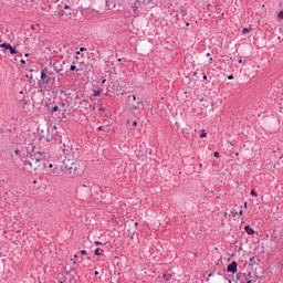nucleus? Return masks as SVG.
<instances>
[{"instance_id":"55","label":"nucleus","mask_w":283,"mask_h":283,"mask_svg":"<svg viewBox=\"0 0 283 283\" xmlns=\"http://www.w3.org/2000/svg\"><path fill=\"white\" fill-rule=\"evenodd\" d=\"M229 283H232L231 281H229Z\"/></svg>"},{"instance_id":"14","label":"nucleus","mask_w":283,"mask_h":283,"mask_svg":"<svg viewBox=\"0 0 283 283\" xmlns=\"http://www.w3.org/2000/svg\"><path fill=\"white\" fill-rule=\"evenodd\" d=\"M133 10H134L135 13L138 12V3H137V2H135V3L133 4Z\"/></svg>"},{"instance_id":"9","label":"nucleus","mask_w":283,"mask_h":283,"mask_svg":"<svg viewBox=\"0 0 283 283\" xmlns=\"http://www.w3.org/2000/svg\"><path fill=\"white\" fill-rule=\"evenodd\" d=\"M140 105H143V99H139L138 102H135L134 104H132L130 109L133 112H139Z\"/></svg>"},{"instance_id":"54","label":"nucleus","mask_w":283,"mask_h":283,"mask_svg":"<svg viewBox=\"0 0 283 283\" xmlns=\"http://www.w3.org/2000/svg\"><path fill=\"white\" fill-rule=\"evenodd\" d=\"M1 41H2V40L0 39V43H1Z\"/></svg>"},{"instance_id":"12","label":"nucleus","mask_w":283,"mask_h":283,"mask_svg":"<svg viewBox=\"0 0 283 283\" xmlns=\"http://www.w3.org/2000/svg\"><path fill=\"white\" fill-rule=\"evenodd\" d=\"M163 280H165V282H167V283H171V282H169L171 280V274H164Z\"/></svg>"},{"instance_id":"20","label":"nucleus","mask_w":283,"mask_h":283,"mask_svg":"<svg viewBox=\"0 0 283 283\" xmlns=\"http://www.w3.org/2000/svg\"><path fill=\"white\" fill-rule=\"evenodd\" d=\"M250 195L254 196V198H258V192H255V190H251Z\"/></svg>"},{"instance_id":"27","label":"nucleus","mask_w":283,"mask_h":283,"mask_svg":"<svg viewBox=\"0 0 283 283\" xmlns=\"http://www.w3.org/2000/svg\"><path fill=\"white\" fill-rule=\"evenodd\" d=\"M279 19H283V11L277 14Z\"/></svg>"},{"instance_id":"10","label":"nucleus","mask_w":283,"mask_h":283,"mask_svg":"<svg viewBox=\"0 0 283 283\" xmlns=\"http://www.w3.org/2000/svg\"><path fill=\"white\" fill-rule=\"evenodd\" d=\"M244 231H245V233H248V235H254L255 234V230H253V228H251V226H245Z\"/></svg>"},{"instance_id":"43","label":"nucleus","mask_w":283,"mask_h":283,"mask_svg":"<svg viewBox=\"0 0 283 283\" xmlns=\"http://www.w3.org/2000/svg\"><path fill=\"white\" fill-rule=\"evenodd\" d=\"M238 63H242V59H239V60H238Z\"/></svg>"},{"instance_id":"23","label":"nucleus","mask_w":283,"mask_h":283,"mask_svg":"<svg viewBox=\"0 0 283 283\" xmlns=\"http://www.w3.org/2000/svg\"><path fill=\"white\" fill-rule=\"evenodd\" d=\"M94 244H95V247H102L103 243L99 241H95Z\"/></svg>"},{"instance_id":"16","label":"nucleus","mask_w":283,"mask_h":283,"mask_svg":"<svg viewBox=\"0 0 283 283\" xmlns=\"http://www.w3.org/2000/svg\"><path fill=\"white\" fill-rule=\"evenodd\" d=\"M94 255H97V256L102 255L101 249L96 248L95 251H94Z\"/></svg>"},{"instance_id":"50","label":"nucleus","mask_w":283,"mask_h":283,"mask_svg":"<svg viewBox=\"0 0 283 283\" xmlns=\"http://www.w3.org/2000/svg\"><path fill=\"white\" fill-rule=\"evenodd\" d=\"M74 258H78V254H75Z\"/></svg>"},{"instance_id":"42","label":"nucleus","mask_w":283,"mask_h":283,"mask_svg":"<svg viewBox=\"0 0 283 283\" xmlns=\"http://www.w3.org/2000/svg\"><path fill=\"white\" fill-rule=\"evenodd\" d=\"M76 54H77V55H81V51H76Z\"/></svg>"},{"instance_id":"32","label":"nucleus","mask_w":283,"mask_h":283,"mask_svg":"<svg viewBox=\"0 0 283 283\" xmlns=\"http://www.w3.org/2000/svg\"><path fill=\"white\" fill-rule=\"evenodd\" d=\"M54 71L59 74V72H61V69L57 70L56 66L54 65Z\"/></svg>"},{"instance_id":"3","label":"nucleus","mask_w":283,"mask_h":283,"mask_svg":"<svg viewBox=\"0 0 283 283\" xmlns=\"http://www.w3.org/2000/svg\"><path fill=\"white\" fill-rule=\"evenodd\" d=\"M109 0H93V10L95 12H103L109 10Z\"/></svg>"},{"instance_id":"28","label":"nucleus","mask_w":283,"mask_h":283,"mask_svg":"<svg viewBox=\"0 0 283 283\" xmlns=\"http://www.w3.org/2000/svg\"><path fill=\"white\" fill-rule=\"evenodd\" d=\"M80 51L81 52H87V49L82 46V48H80Z\"/></svg>"},{"instance_id":"44","label":"nucleus","mask_w":283,"mask_h":283,"mask_svg":"<svg viewBox=\"0 0 283 283\" xmlns=\"http://www.w3.org/2000/svg\"><path fill=\"white\" fill-rule=\"evenodd\" d=\"M94 275H98V271H95V272H94Z\"/></svg>"},{"instance_id":"37","label":"nucleus","mask_w":283,"mask_h":283,"mask_svg":"<svg viewBox=\"0 0 283 283\" xmlns=\"http://www.w3.org/2000/svg\"><path fill=\"white\" fill-rule=\"evenodd\" d=\"M70 262H72V264H76V261H74V259H71Z\"/></svg>"},{"instance_id":"51","label":"nucleus","mask_w":283,"mask_h":283,"mask_svg":"<svg viewBox=\"0 0 283 283\" xmlns=\"http://www.w3.org/2000/svg\"><path fill=\"white\" fill-rule=\"evenodd\" d=\"M212 275H213V274L210 273V274H209V277H211Z\"/></svg>"},{"instance_id":"35","label":"nucleus","mask_w":283,"mask_h":283,"mask_svg":"<svg viewBox=\"0 0 283 283\" xmlns=\"http://www.w3.org/2000/svg\"><path fill=\"white\" fill-rule=\"evenodd\" d=\"M224 218H229V212L223 213Z\"/></svg>"},{"instance_id":"31","label":"nucleus","mask_w":283,"mask_h":283,"mask_svg":"<svg viewBox=\"0 0 283 283\" xmlns=\"http://www.w3.org/2000/svg\"><path fill=\"white\" fill-rule=\"evenodd\" d=\"M138 125V122L134 120L133 122V127H136Z\"/></svg>"},{"instance_id":"17","label":"nucleus","mask_w":283,"mask_h":283,"mask_svg":"<svg viewBox=\"0 0 283 283\" xmlns=\"http://www.w3.org/2000/svg\"><path fill=\"white\" fill-rule=\"evenodd\" d=\"M76 70V72H78V69H76V65H71L70 66V72H74Z\"/></svg>"},{"instance_id":"21","label":"nucleus","mask_w":283,"mask_h":283,"mask_svg":"<svg viewBox=\"0 0 283 283\" xmlns=\"http://www.w3.org/2000/svg\"><path fill=\"white\" fill-rule=\"evenodd\" d=\"M63 14H64V11H63V10H60V11L57 12V17H59V18L63 17Z\"/></svg>"},{"instance_id":"46","label":"nucleus","mask_w":283,"mask_h":283,"mask_svg":"<svg viewBox=\"0 0 283 283\" xmlns=\"http://www.w3.org/2000/svg\"><path fill=\"white\" fill-rule=\"evenodd\" d=\"M197 75H198V72H195V73H193V76H197Z\"/></svg>"},{"instance_id":"26","label":"nucleus","mask_w":283,"mask_h":283,"mask_svg":"<svg viewBox=\"0 0 283 283\" xmlns=\"http://www.w3.org/2000/svg\"><path fill=\"white\" fill-rule=\"evenodd\" d=\"M51 132H52V134H56V126H53Z\"/></svg>"},{"instance_id":"56","label":"nucleus","mask_w":283,"mask_h":283,"mask_svg":"<svg viewBox=\"0 0 283 283\" xmlns=\"http://www.w3.org/2000/svg\"><path fill=\"white\" fill-rule=\"evenodd\" d=\"M242 283H244V281Z\"/></svg>"},{"instance_id":"4","label":"nucleus","mask_w":283,"mask_h":283,"mask_svg":"<svg viewBox=\"0 0 283 283\" xmlns=\"http://www.w3.org/2000/svg\"><path fill=\"white\" fill-rule=\"evenodd\" d=\"M44 167H49L50 170V176H59V164L56 161H52L48 159L46 161L43 163Z\"/></svg>"},{"instance_id":"39","label":"nucleus","mask_w":283,"mask_h":283,"mask_svg":"<svg viewBox=\"0 0 283 283\" xmlns=\"http://www.w3.org/2000/svg\"><path fill=\"white\" fill-rule=\"evenodd\" d=\"M247 207H248V203H247V202H244V205H243V209H247Z\"/></svg>"},{"instance_id":"15","label":"nucleus","mask_w":283,"mask_h":283,"mask_svg":"<svg viewBox=\"0 0 283 283\" xmlns=\"http://www.w3.org/2000/svg\"><path fill=\"white\" fill-rule=\"evenodd\" d=\"M249 32H251V29H249V28H244V29L242 30V34H243V35L249 34Z\"/></svg>"},{"instance_id":"1","label":"nucleus","mask_w":283,"mask_h":283,"mask_svg":"<svg viewBox=\"0 0 283 283\" xmlns=\"http://www.w3.org/2000/svg\"><path fill=\"white\" fill-rule=\"evenodd\" d=\"M54 83H56V78L48 75V67L43 69L39 81L40 87H43L44 90H52V87H54Z\"/></svg>"},{"instance_id":"7","label":"nucleus","mask_w":283,"mask_h":283,"mask_svg":"<svg viewBox=\"0 0 283 283\" xmlns=\"http://www.w3.org/2000/svg\"><path fill=\"white\" fill-rule=\"evenodd\" d=\"M23 165H24L25 171H32V169L36 170V167H38V166L34 165V164L32 163V160H30V159L24 160V161H23Z\"/></svg>"},{"instance_id":"41","label":"nucleus","mask_w":283,"mask_h":283,"mask_svg":"<svg viewBox=\"0 0 283 283\" xmlns=\"http://www.w3.org/2000/svg\"><path fill=\"white\" fill-rule=\"evenodd\" d=\"M20 63H23V64H25V60H21V61H20Z\"/></svg>"},{"instance_id":"25","label":"nucleus","mask_w":283,"mask_h":283,"mask_svg":"<svg viewBox=\"0 0 283 283\" xmlns=\"http://www.w3.org/2000/svg\"><path fill=\"white\" fill-rule=\"evenodd\" d=\"M81 255H87V251L86 250H81Z\"/></svg>"},{"instance_id":"11","label":"nucleus","mask_w":283,"mask_h":283,"mask_svg":"<svg viewBox=\"0 0 283 283\" xmlns=\"http://www.w3.org/2000/svg\"><path fill=\"white\" fill-rule=\"evenodd\" d=\"M49 109L52 114H54V112H59V106L57 105H53V106H50L49 105Z\"/></svg>"},{"instance_id":"18","label":"nucleus","mask_w":283,"mask_h":283,"mask_svg":"<svg viewBox=\"0 0 283 283\" xmlns=\"http://www.w3.org/2000/svg\"><path fill=\"white\" fill-rule=\"evenodd\" d=\"M59 107V112H61V109H65V104L64 103H60Z\"/></svg>"},{"instance_id":"30","label":"nucleus","mask_w":283,"mask_h":283,"mask_svg":"<svg viewBox=\"0 0 283 283\" xmlns=\"http://www.w3.org/2000/svg\"><path fill=\"white\" fill-rule=\"evenodd\" d=\"M228 81H233V75H229Z\"/></svg>"},{"instance_id":"2","label":"nucleus","mask_w":283,"mask_h":283,"mask_svg":"<svg viewBox=\"0 0 283 283\" xmlns=\"http://www.w3.org/2000/svg\"><path fill=\"white\" fill-rule=\"evenodd\" d=\"M49 158L50 155L44 151H35L30 155V160H32V163L36 166H39V163H41L42 160H49Z\"/></svg>"},{"instance_id":"34","label":"nucleus","mask_w":283,"mask_h":283,"mask_svg":"<svg viewBox=\"0 0 283 283\" xmlns=\"http://www.w3.org/2000/svg\"><path fill=\"white\" fill-rule=\"evenodd\" d=\"M64 10H70V6L65 4Z\"/></svg>"},{"instance_id":"48","label":"nucleus","mask_w":283,"mask_h":283,"mask_svg":"<svg viewBox=\"0 0 283 283\" xmlns=\"http://www.w3.org/2000/svg\"><path fill=\"white\" fill-rule=\"evenodd\" d=\"M31 29L34 30V25H31Z\"/></svg>"},{"instance_id":"5","label":"nucleus","mask_w":283,"mask_h":283,"mask_svg":"<svg viewBox=\"0 0 283 283\" xmlns=\"http://www.w3.org/2000/svg\"><path fill=\"white\" fill-rule=\"evenodd\" d=\"M20 95H21V97L17 99L18 105L20 107H22V109H25V105H29L30 102L28 99H25V94L23 93V91H20Z\"/></svg>"},{"instance_id":"36","label":"nucleus","mask_w":283,"mask_h":283,"mask_svg":"<svg viewBox=\"0 0 283 283\" xmlns=\"http://www.w3.org/2000/svg\"><path fill=\"white\" fill-rule=\"evenodd\" d=\"M132 98H133L134 103H136V95H133Z\"/></svg>"},{"instance_id":"33","label":"nucleus","mask_w":283,"mask_h":283,"mask_svg":"<svg viewBox=\"0 0 283 283\" xmlns=\"http://www.w3.org/2000/svg\"><path fill=\"white\" fill-rule=\"evenodd\" d=\"M239 216H244V211L240 210L239 212Z\"/></svg>"},{"instance_id":"53","label":"nucleus","mask_w":283,"mask_h":283,"mask_svg":"<svg viewBox=\"0 0 283 283\" xmlns=\"http://www.w3.org/2000/svg\"><path fill=\"white\" fill-rule=\"evenodd\" d=\"M103 83H105V80H103Z\"/></svg>"},{"instance_id":"29","label":"nucleus","mask_w":283,"mask_h":283,"mask_svg":"<svg viewBox=\"0 0 283 283\" xmlns=\"http://www.w3.org/2000/svg\"><path fill=\"white\" fill-rule=\"evenodd\" d=\"M203 81H207V74L202 73Z\"/></svg>"},{"instance_id":"40","label":"nucleus","mask_w":283,"mask_h":283,"mask_svg":"<svg viewBox=\"0 0 283 283\" xmlns=\"http://www.w3.org/2000/svg\"><path fill=\"white\" fill-rule=\"evenodd\" d=\"M99 112H105V108H104V107H101V108H99Z\"/></svg>"},{"instance_id":"19","label":"nucleus","mask_w":283,"mask_h":283,"mask_svg":"<svg viewBox=\"0 0 283 283\" xmlns=\"http://www.w3.org/2000/svg\"><path fill=\"white\" fill-rule=\"evenodd\" d=\"M93 96H101V91H94Z\"/></svg>"},{"instance_id":"45","label":"nucleus","mask_w":283,"mask_h":283,"mask_svg":"<svg viewBox=\"0 0 283 283\" xmlns=\"http://www.w3.org/2000/svg\"><path fill=\"white\" fill-rule=\"evenodd\" d=\"M117 61H118V63H120V61H123V59L119 57Z\"/></svg>"},{"instance_id":"6","label":"nucleus","mask_w":283,"mask_h":283,"mask_svg":"<svg viewBox=\"0 0 283 283\" xmlns=\"http://www.w3.org/2000/svg\"><path fill=\"white\" fill-rule=\"evenodd\" d=\"M0 48H3V52L9 50L10 54H17V49L8 42L0 44Z\"/></svg>"},{"instance_id":"38","label":"nucleus","mask_w":283,"mask_h":283,"mask_svg":"<svg viewBox=\"0 0 283 283\" xmlns=\"http://www.w3.org/2000/svg\"><path fill=\"white\" fill-rule=\"evenodd\" d=\"M245 283H253L252 280H245Z\"/></svg>"},{"instance_id":"49","label":"nucleus","mask_w":283,"mask_h":283,"mask_svg":"<svg viewBox=\"0 0 283 283\" xmlns=\"http://www.w3.org/2000/svg\"><path fill=\"white\" fill-rule=\"evenodd\" d=\"M207 56H211V54H210V53H207Z\"/></svg>"},{"instance_id":"13","label":"nucleus","mask_w":283,"mask_h":283,"mask_svg":"<svg viewBox=\"0 0 283 283\" xmlns=\"http://www.w3.org/2000/svg\"><path fill=\"white\" fill-rule=\"evenodd\" d=\"M231 216H232V218H235V216H238V210H235V208L231 209L229 217H231Z\"/></svg>"},{"instance_id":"8","label":"nucleus","mask_w":283,"mask_h":283,"mask_svg":"<svg viewBox=\"0 0 283 283\" xmlns=\"http://www.w3.org/2000/svg\"><path fill=\"white\" fill-rule=\"evenodd\" d=\"M227 271L228 273H238V263L232 262L231 264H229Z\"/></svg>"},{"instance_id":"47","label":"nucleus","mask_w":283,"mask_h":283,"mask_svg":"<svg viewBox=\"0 0 283 283\" xmlns=\"http://www.w3.org/2000/svg\"><path fill=\"white\" fill-rule=\"evenodd\" d=\"M18 154H19V149L15 150V155H18Z\"/></svg>"},{"instance_id":"52","label":"nucleus","mask_w":283,"mask_h":283,"mask_svg":"<svg viewBox=\"0 0 283 283\" xmlns=\"http://www.w3.org/2000/svg\"><path fill=\"white\" fill-rule=\"evenodd\" d=\"M250 261H251V262H253V258H252V259H250Z\"/></svg>"},{"instance_id":"24","label":"nucleus","mask_w":283,"mask_h":283,"mask_svg":"<svg viewBox=\"0 0 283 283\" xmlns=\"http://www.w3.org/2000/svg\"><path fill=\"white\" fill-rule=\"evenodd\" d=\"M200 138H207V133L202 132Z\"/></svg>"},{"instance_id":"22","label":"nucleus","mask_w":283,"mask_h":283,"mask_svg":"<svg viewBox=\"0 0 283 283\" xmlns=\"http://www.w3.org/2000/svg\"><path fill=\"white\" fill-rule=\"evenodd\" d=\"M213 156H214V158H220V153L219 151H214Z\"/></svg>"}]
</instances>
